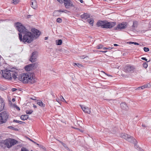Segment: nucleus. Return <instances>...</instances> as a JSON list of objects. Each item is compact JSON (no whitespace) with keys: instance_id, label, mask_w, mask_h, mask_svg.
<instances>
[{"instance_id":"nucleus-39","label":"nucleus","mask_w":151,"mask_h":151,"mask_svg":"<svg viewBox=\"0 0 151 151\" xmlns=\"http://www.w3.org/2000/svg\"><path fill=\"white\" fill-rule=\"evenodd\" d=\"M74 66H75V65H76L77 66H78V67H82V65L81 64H79V63H74Z\"/></svg>"},{"instance_id":"nucleus-34","label":"nucleus","mask_w":151,"mask_h":151,"mask_svg":"<svg viewBox=\"0 0 151 151\" xmlns=\"http://www.w3.org/2000/svg\"><path fill=\"white\" fill-rule=\"evenodd\" d=\"M145 86V88H151V85L150 83H148L147 84L144 85Z\"/></svg>"},{"instance_id":"nucleus-9","label":"nucleus","mask_w":151,"mask_h":151,"mask_svg":"<svg viewBox=\"0 0 151 151\" xmlns=\"http://www.w3.org/2000/svg\"><path fill=\"white\" fill-rule=\"evenodd\" d=\"M64 4L66 8H69L74 6L72 2L70 0H63Z\"/></svg>"},{"instance_id":"nucleus-12","label":"nucleus","mask_w":151,"mask_h":151,"mask_svg":"<svg viewBox=\"0 0 151 151\" xmlns=\"http://www.w3.org/2000/svg\"><path fill=\"white\" fill-rule=\"evenodd\" d=\"M5 106V103L3 100L0 98V111H2L4 109Z\"/></svg>"},{"instance_id":"nucleus-57","label":"nucleus","mask_w":151,"mask_h":151,"mask_svg":"<svg viewBox=\"0 0 151 151\" xmlns=\"http://www.w3.org/2000/svg\"><path fill=\"white\" fill-rule=\"evenodd\" d=\"M109 49L108 48H107V47H106L103 48V49H104V50H107V49Z\"/></svg>"},{"instance_id":"nucleus-53","label":"nucleus","mask_w":151,"mask_h":151,"mask_svg":"<svg viewBox=\"0 0 151 151\" xmlns=\"http://www.w3.org/2000/svg\"><path fill=\"white\" fill-rule=\"evenodd\" d=\"M99 51L102 52L104 53H105L107 52V51L105 50V51Z\"/></svg>"},{"instance_id":"nucleus-15","label":"nucleus","mask_w":151,"mask_h":151,"mask_svg":"<svg viewBox=\"0 0 151 151\" xmlns=\"http://www.w3.org/2000/svg\"><path fill=\"white\" fill-rule=\"evenodd\" d=\"M127 141L131 142H136V140L133 138V137L129 135L127 139Z\"/></svg>"},{"instance_id":"nucleus-50","label":"nucleus","mask_w":151,"mask_h":151,"mask_svg":"<svg viewBox=\"0 0 151 151\" xmlns=\"http://www.w3.org/2000/svg\"><path fill=\"white\" fill-rule=\"evenodd\" d=\"M58 2L60 3H63V0H57Z\"/></svg>"},{"instance_id":"nucleus-29","label":"nucleus","mask_w":151,"mask_h":151,"mask_svg":"<svg viewBox=\"0 0 151 151\" xmlns=\"http://www.w3.org/2000/svg\"><path fill=\"white\" fill-rule=\"evenodd\" d=\"M145 85L141 86L139 87L136 89V90H140V89H143L144 88H145Z\"/></svg>"},{"instance_id":"nucleus-56","label":"nucleus","mask_w":151,"mask_h":151,"mask_svg":"<svg viewBox=\"0 0 151 151\" xmlns=\"http://www.w3.org/2000/svg\"><path fill=\"white\" fill-rule=\"evenodd\" d=\"M147 31V30H142L141 31V32H146Z\"/></svg>"},{"instance_id":"nucleus-8","label":"nucleus","mask_w":151,"mask_h":151,"mask_svg":"<svg viewBox=\"0 0 151 151\" xmlns=\"http://www.w3.org/2000/svg\"><path fill=\"white\" fill-rule=\"evenodd\" d=\"M31 31L32 32L34 39V38H37L40 35L41 32L38 30L35 29H31Z\"/></svg>"},{"instance_id":"nucleus-60","label":"nucleus","mask_w":151,"mask_h":151,"mask_svg":"<svg viewBox=\"0 0 151 151\" xmlns=\"http://www.w3.org/2000/svg\"><path fill=\"white\" fill-rule=\"evenodd\" d=\"M48 39V37H46L45 38V40H47Z\"/></svg>"},{"instance_id":"nucleus-38","label":"nucleus","mask_w":151,"mask_h":151,"mask_svg":"<svg viewBox=\"0 0 151 151\" xmlns=\"http://www.w3.org/2000/svg\"><path fill=\"white\" fill-rule=\"evenodd\" d=\"M13 3L14 4H17L19 1V0H13Z\"/></svg>"},{"instance_id":"nucleus-4","label":"nucleus","mask_w":151,"mask_h":151,"mask_svg":"<svg viewBox=\"0 0 151 151\" xmlns=\"http://www.w3.org/2000/svg\"><path fill=\"white\" fill-rule=\"evenodd\" d=\"M9 114L8 112L4 111L0 113V124L6 123L9 118Z\"/></svg>"},{"instance_id":"nucleus-11","label":"nucleus","mask_w":151,"mask_h":151,"mask_svg":"<svg viewBox=\"0 0 151 151\" xmlns=\"http://www.w3.org/2000/svg\"><path fill=\"white\" fill-rule=\"evenodd\" d=\"M80 106L83 110L85 113L90 114V111L88 107H86L85 106L83 105H80Z\"/></svg>"},{"instance_id":"nucleus-46","label":"nucleus","mask_w":151,"mask_h":151,"mask_svg":"<svg viewBox=\"0 0 151 151\" xmlns=\"http://www.w3.org/2000/svg\"><path fill=\"white\" fill-rule=\"evenodd\" d=\"M63 12H64L66 13H69V12L68 11L66 10H63Z\"/></svg>"},{"instance_id":"nucleus-20","label":"nucleus","mask_w":151,"mask_h":151,"mask_svg":"<svg viewBox=\"0 0 151 151\" xmlns=\"http://www.w3.org/2000/svg\"><path fill=\"white\" fill-rule=\"evenodd\" d=\"M129 135L125 133H122L121 134L120 137L127 140Z\"/></svg>"},{"instance_id":"nucleus-5","label":"nucleus","mask_w":151,"mask_h":151,"mask_svg":"<svg viewBox=\"0 0 151 151\" xmlns=\"http://www.w3.org/2000/svg\"><path fill=\"white\" fill-rule=\"evenodd\" d=\"M135 69L133 65H127L124 67V71L127 73H132Z\"/></svg>"},{"instance_id":"nucleus-36","label":"nucleus","mask_w":151,"mask_h":151,"mask_svg":"<svg viewBox=\"0 0 151 151\" xmlns=\"http://www.w3.org/2000/svg\"><path fill=\"white\" fill-rule=\"evenodd\" d=\"M60 99L63 102H66L65 100L63 98V96H60Z\"/></svg>"},{"instance_id":"nucleus-1","label":"nucleus","mask_w":151,"mask_h":151,"mask_svg":"<svg viewBox=\"0 0 151 151\" xmlns=\"http://www.w3.org/2000/svg\"><path fill=\"white\" fill-rule=\"evenodd\" d=\"M15 25L16 29L19 32L18 35L20 41L24 43H31L34 39L32 33L29 32L20 23H16Z\"/></svg>"},{"instance_id":"nucleus-45","label":"nucleus","mask_w":151,"mask_h":151,"mask_svg":"<svg viewBox=\"0 0 151 151\" xmlns=\"http://www.w3.org/2000/svg\"><path fill=\"white\" fill-rule=\"evenodd\" d=\"M8 128L12 129H14V127L12 126H9L8 127Z\"/></svg>"},{"instance_id":"nucleus-31","label":"nucleus","mask_w":151,"mask_h":151,"mask_svg":"<svg viewBox=\"0 0 151 151\" xmlns=\"http://www.w3.org/2000/svg\"><path fill=\"white\" fill-rule=\"evenodd\" d=\"M37 145L40 148L44 150H46V149L45 147L43 146L42 145H40L38 144H37Z\"/></svg>"},{"instance_id":"nucleus-25","label":"nucleus","mask_w":151,"mask_h":151,"mask_svg":"<svg viewBox=\"0 0 151 151\" xmlns=\"http://www.w3.org/2000/svg\"><path fill=\"white\" fill-rule=\"evenodd\" d=\"M56 44L57 45H60L62 44V41L61 40H59L56 41Z\"/></svg>"},{"instance_id":"nucleus-35","label":"nucleus","mask_w":151,"mask_h":151,"mask_svg":"<svg viewBox=\"0 0 151 151\" xmlns=\"http://www.w3.org/2000/svg\"><path fill=\"white\" fill-rule=\"evenodd\" d=\"M62 19L60 18H58L57 19L56 21L58 23H61L62 22Z\"/></svg>"},{"instance_id":"nucleus-63","label":"nucleus","mask_w":151,"mask_h":151,"mask_svg":"<svg viewBox=\"0 0 151 151\" xmlns=\"http://www.w3.org/2000/svg\"><path fill=\"white\" fill-rule=\"evenodd\" d=\"M79 1L81 3H83V1L82 0H79Z\"/></svg>"},{"instance_id":"nucleus-44","label":"nucleus","mask_w":151,"mask_h":151,"mask_svg":"<svg viewBox=\"0 0 151 151\" xmlns=\"http://www.w3.org/2000/svg\"><path fill=\"white\" fill-rule=\"evenodd\" d=\"M72 7H74L73 10H76L78 9V7L77 6L74 5V6H73Z\"/></svg>"},{"instance_id":"nucleus-23","label":"nucleus","mask_w":151,"mask_h":151,"mask_svg":"<svg viewBox=\"0 0 151 151\" xmlns=\"http://www.w3.org/2000/svg\"><path fill=\"white\" fill-rule=\"evenodd\" d=\"M60 15L58 11H55L53 13V15L55 16H57Z\"/></svg>"},{"instance_id":"nucleus-21","label":"nucleus","mask_w":151,"mask_h":151,"mask_svg":"<svg viewBox=\"0 0 151 151\" xmlns=\"http://www.w3.org/2000/svg\"><path fill=\"white\" fill-rule=\"evenodd\" d=\"M37 104L40 106L42 107H45V104L43 103L42 101L40 100L38 101L37 102Z\"/></svg>"},{"instance_id":"nucleus-32","label":"nucleus","mask_w":151,"mask_h":151,"mask_svg":"<svg viewBox=\"0 0 151 151\" xmlns=\"http://www.w3.org/2000/svg\"><path fill=\"white\" fill-rule=\"evenodd\" d=\"M103 47V45L101 44H100L96 47V48L98 49H100L102 48Z\"/></svg>"},{"instance_id":"nucleus-26","label":"nucleus","mask_w":151,"mask_h":151,"mask_svg":"<svg viewBox=\"0 0 151 151\" xmlns=\"http://www.w3.org/2000/svg\"><path fill=\"white\" fill-rule=\"evenodd\" d=\"M88 22L91 24H93V20L92 18H90L87 20Z\"/></svg>"},{"instance_id":"nucleus-51","label":"nucleus","mask_w":151,"mask_h":151,"mask_svg":"<svg viewBox=\"0 0 151 151\" xmlns=\"http://www.w3.org/2000/svg\"><path fill=\"white\" fill-rule=\"evenodd\" d=\"M86 57L84 55H82L81 56V59H84Z\"/></svg>"},{"instance_id":"nucleus-55","label":"nucleus","mask_w":151,"mask_h":151,"mask_svg":"<svg viewBox=\"0 0 151 151\" xmlns=\"http://www.w3.org/2000/svg\"><path fill=\"white\" fill-rule=\"evenodd\" d=\"M12 101L13 102H14L15 101V99L14 98H13L12 99Z\"/></svg>"},{"instance_id":"nucleus-30","label":"nucleus","mask_w":151,"mask_h":151,"mask_svg":"<svg viewBox=\"0 0 151 151\" xmlns=\"http://www.w3.org/2000/svg\"><path fill=\"white\" fill-rule=\"evenodd\" d=\"M137 22L136 21H135L133 22L132 25V27L134 28H136L137 27Z\"/></svg>"},{"instance_id":"nucleus-54","label":"nucleus","mask_w":151,"mask_h":151,"mask_svg":"<svg viewBox=\"0 0 151 151\" xmlns=\"http://www.w3.org/2000/svg\"><path fill=\"white\" fill-rule=\"evenodd\" d=\"M58 11L59 12H63V10H59Z\"/></svg>"},{"instance_id":"nucleus-41","label":"nucleus","mask_w":151,"mask_h":151,"mask_svg":"<svg viewBox=\"0 0 151 151\" xmlns=\"http://www.w3.org/2000/svg\"><path fill=\"white\" fill-rule=\"evenodd\" d=\"M143 49H144V51L146 52H148L149 50V49L148 47H144L143 48Z\"/></svg>"},{"instance_id":"nucleus-62","label":"nucleus","mask_w":151,"mask_h":151,"mask_svg":"<svg viewBox=\"0 0 151 151\" xmlns=\"http://www.w3.org/2000/svg\"><path fill=\"white\" fill-rule=\"evenodd\" d=\"M33 107L34 108H37V106L36 105H33Z\"/></svg>"},{"instance_id":"nucleus-52","label":"nucleus","mask_w":151,"mask_h":151,"mask_svg":"<svg viewBox=\"0 0 151 151\" xmlns=\"http://www.w3.org/2000/svg\"><path fill=\"white\" fill-rule=\"evenodd\" d=\"M30 99L32 100H35L36 99V97H34L33 98H30Z\"/></svg>"},{"instance_id":"nucleus-2","label":"nucleus","mask_w":151,"mask_h":151,"mask_svg":"<svg viewBox=\"0 0 151 151\" xmlns=\"http://www.w3.org/2000/svg\"><path fill=\"white\" fill-rule=\"evenodd\" d=\"M34 74L33 73H22L20 75L18 78L19 80L22 81L24 83H33L35 81L34 78Z\"/></svg>"},{"instance_id":"nucleus-43","label":"nucleus","mask_w":151,"mask_h":151,"mask_svg":"<svg viewBox=\"0 0 151 151\" xmlns=\"http://www.w3.org/2000/svg\"><path fill=\"white\" fill-rule=\"evenodd\" d=\"M101 72L104 73L105 74V75H106L107 76L109 77H112V76H111V75H110L108 74H107L105 72H104L103 71H101Z\"/></svg>"},{"instance_id":"nucleus-59","label":"nucleus","mask_w":151,"mask_h":151,"mask_svg":"<svg viewBox=\"0 0 151 151\" xmlns=\"http://www.w3.org/2000/svg\"><path fill=\"white\" fill-rule=\"evenodd\" d=\"M114 46H117L118 45L117 44H114Z\"/></svg>"},{"instance_id":"nucleus-49","label":"nucleus","mask_w":151,"mask_h":151,"mask_svg":"<svg viewBox=\"0 0 151 151\" xmlns=\"http://www.w3.org/2000/svg\"><path fill=\"white\" fill-rule=\"evenodd\" d=\"M141 59L142 60H145L146 61L147 60V59L146 58L142 57L141 58Z\"/></svg>"},{"instance_id":"nucleus-42","label":"nucleus","mask_w":151,"mask_h":151,"mask_svg":"<svg viewBox=\"0 0 151 151\" xmlns=\"http://www.w3.org/2000/svg\"><path fill=\"white\" fill-rule=\"evenodd\" d=\"M21 151H29V150L26 148L23 147L21 149Z\"/></svg>"},{"instance_id":"nucleus-6","label":"nucleus","mask_w":151,"mask_h":151,"mask_svg":"<svg viewBox=\"0 0 151 151\" xmlns=\"http://www.w3.org/2000/svg\"><path fill=\"white\" fill-rule=\"evenodd\" d=\"M38 55V52L37 51L33 52L30 56L29 60L32 63L36 62L37 60V58Z\"/></svg>"},{"instance_id":"nucleus-58","label":"nucleus","mask_w":151,"mask_h":151,"mask_svg":"<svg viewBox=\"0 0 151 151\" xmlns=\"http://www.w3.org/2000/svg\"><path fill=\"white\" fill-rule=\"evenodd\" d=\"M30 141H32V142H33L35 144H37V143L36 142H34V141H33V140H32L31 139H30Z\"/></svg>"},{"instance_id":"nucleus-18","label":"nucleus","mask_w":151,"mask_h":151,"mask_svg":"<svg viewBox=\"0 0 151 151\" xmlns=\"http://www.w3.org/2000/svg\"><path fill=\"white\" fill-rule=\"evenodd\" d=\"M24 69L27 71H29L32 69L31 64H29L24 67Z\"/></svg>"},{"instance_id":"nucleus-14","label":"nucleus","mask_w":151,"mask_h":151,"mask_svg":"<svg viewBox=\"0 0 151 151\" xmlns=\"http://www.w3.org/2000/svg\"><path fill=\"white\" fill-rule=\"evenodd\" d=\"M120 105L121 108L124 110H127L128 109V106L126 104L124 103H121Z\"/></svg>"},{"instance_id":"nucleus-28","label":"nucleus","mask_w":151,"mask_h":151,"mask_svg":"<svg viewBox=\"0 0 151 151\" xmlns=\"http://www.w3.org/2000/svg\"><path fill=\"white\" fill-rule=\"evenodd\" d=\"M33 112V111L32 109H30L29 110H27L26 111V113L27 114H31L32 112Z\"/></svg>"},{"instance_id":"nucleus-33","label":"nucleus","mask_w":151,"mask_h":151,"mask_svg":"<svg viewBox=\"0 0 151 151\" xmlns=\"http://www.w3.org/2000/svg\"><path fill=\"white\" fill-rule=\"evenodd\" d=\"M13 122H16L20 124H22V123H23V122L21 121H19L15 119L14 120Z\"/></svg>"},{"instance_id":"nucleus-48","label":"nucleus","mask_w":151,"mask_h":151,"mask_svg":"<svg viewBox=\"0 0 151 151\" xmlns=\"http://www.w3.org/2000/svg\"><path fill=\"white\" fill-rule=\"evenodd\" d=\"M15 108L16 109H17L18 110H20V108L17 106H15Z\"/></svg>"},{"instance_id":"nucleus-13","label":"nucleus","mask_w":151,"mask_h":151,"mask_svg":"<svg viewBox=\"0 0 151 151\" xmlns=\"http://www.w3.org/2000/svg\"><path fill=\"white\" fill-rule=\"evenodd\" d=\"M31 4V7L34 9H35L37 6V2L35 0H32Z\"/></svg>"},{"instance_id":"nucleus-19","label":"nucleus","mask_w":151,"mask_h":151,"mask_svg":"<svg viewBox=\"0 0 151 151\" xmlns=\"http://www.w3.org/2000/svg\"><path fill=\"white\" fill-rule=\"evenodd\" d=\"M28 118V116L27 114L22 115L20 116V119L23 120H27Z\"/></svg>"},{"instance_id":"nucleus-37","label":"nucleus","mask_w":151,"mask_h":151,"mask_svg":"<svg viewBox=\"0 0 151 151\" xmlns=\"http://www.w3.org/2000/svg\"><path fill=\"white\" fill-rule=\"evenodd\" d=\"M62 144L66 149L67 150H69V148L67 146V145L65 144L62 142Z\"/></svg>"},{"instance_id":"nucleus-24","label":"nucleus","mask_w":151,"mask_h":151,"mask_svg":"<svg viewBox=\"0 0 151 151\" xmlns=\"http://www.w3.org/2000/svg\"><path fill=\"white\" fill-rule=\"evenodd\" d=\"M134 147L139 151H144L143 149L140 148L139 147H138V145L137 144H135Z\"/></svg>"},{"instance_id":"nucleus-16","label":"nucleus","mask_w":151,"mask_h":151,"mask_svg":"<svg viewBox=\"0 0 151 151\" xmlns=\"http://www.w3.org/2000/svg\"><path fill=\"white\" fill-rule=\"evenodd\" d=\"M81 18L83 19H86L90 17V16L87 13H84L81 16Z\"/></svg>"},{"instance_id":"nucleus-47","label":"nucleus","mask_w":151,"mask_h":151,"mask_svg":"<svg viewBox=\"0 0 151 151\" xmlns=\"http://www.w3.org/2000/svg\"><path fill=\"white\" fill-rule=\"evenodd\" d=\"M17 90V89L15 88H12V91L13 92Z\"/></svg>"},{"instance_id":"nucleus-3","label":"nucleus","mask_w":151,"mask_h":151,"mask_svg":"<svg viewBox=\"0 0 151 151\" xmlns=\"http://www.w3.org/2000/svg\"><path fill=\"white\" fill-rule=\"evenodd\" d=\"M1 75L4 78L6 79L12 80L13 78L15 80L18 78L17 77L18 75L17 73L11 70H2Z\"/></svg>"},{"instance_id":"nucleus-40","label":"nucleus","mask_w":151,"mask_h":151,"mask_svg":"<svg viewBox=\"0 0 151 151\" xmlns=\"http://www.w3.org/2000/svg\"><path fill=\"white\" fill-rule=\"evenodd\" d=\"M129 43L130 44H133L135 45H139V44L138 43L134 42H129Z\"/></svg>"},{"instance_id":"nucleus-22","label":"nucleus","mask_w":151,"mask_h":151,"mask_svg":"<svg viewBox=\"0 0 151 151\" xmlns=\"http://www.w3.org/2000/svg\"><path fill=\"white\" fill-rule=\"evenodd\" d=\"M32 67V69H34L37 68L38 65V64L37 63H35L31 64Z\"/></svg>"},{"instance_id":"nucleus-27","label":"nucleus","mask_w":151,"mask_h":151,"mask_svg":"<svg viewBox=\"0 0 151 151\" xmlns=\"http://www.w3.org/2000/svg\"><path fill=\"white\" fill-rule=\"evenodd\" d=\"M149 61L150 60L147 61V62H145L144 63H143L142 65L144 68H145V69L147 68L148 66L147 62H149Z\"/></svg>"},{"instance_id":"nucleus-10","label":"nucleus","mask_w":151,"mask_h":151,"mask_svg":"<svg viewBox=\"0 0 151 151\" xmlns=\"http://www.w3.org/2000/svg\"><path fill=\"white\" fill-rule=\"evenodd\" d=\"M127 27V24L126 23H122L118 24L117 27V28H115V30L118 28L119 29L122 30L124 29Z\"/></svg>"},{"instance_id":"nucleus-64","label":"nucleus","mask_w":151,"mask_h":151,"mask_svg":"<svg viewBox=\"0 0 151 151\" xmlns=\"http://www.w3.org/2000/svg\"><path fill=\"white\" fill-rule=\"evenodd\" d=\"M13 130H15V131H17V130H18V129H17L15 128H14V129H13Z\"/></svg>"},{"instance_id":"nucleus-7","label":"nucleus","mask_w":151,"mask_h":151,"mask_svg":"<svg viewBox=\"0 0 151 151\" xmlns=\"http://www.w3.org/2000/svg\"><path fill=\"white\" fill-rule=\"evenodd\" d=\"M116 24L115 22H109L105 21L103 28H111L114 27Z\"/></svg>"},{"instance_id":"nucleus-17","label":"nucleus","mask_w":151,"mask_h":151,"mask_svg":"<svg viewBox=\"0 0 151 151\" xmlns=\"http://www.w3.org/2000/svg\"><path fill=\"white\" fill-rule=\"evenodd\" d=\"M105 21H100L98 22L97 23V25L98 27L101 26V28H103Z\"/></svg>"},{"instance_id":"nucleus-61","label":"nucleus","mask_w":151,"mask_h":151,"mask_svg":"<svg viewBox=\"0 0 151 151\" xmlns=\"http://www.w3.org/2000/svg\"><path fill=\"white\" fill-rule=\"evenodd\" d=\"M142 127H146V126L145 124H142Z\"/></svg>"}]
</instances>
